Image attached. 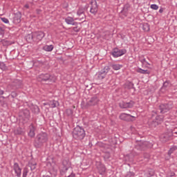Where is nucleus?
<instances>
[{
    "label": "nucleus",
    "instance_id": "59",
    "mask_svg": "<svg viewBox=\"0 0 177 177\" xmlns=\"http://www.w3.org/2000/svg\"><path fill=\"white\" fill-rule=\"evenodd\" d=\"M103 1H106V0H103Z\"/></svg>",
    "mask_w": 177,
    "mask_h": 177
},
{
    "label": "nucleus",
    "instance_id": "16",
    "mask_svg": "<svg viewBox=\"0 0 177 177\" xmlns=\"http://www.w3.org/2000/svg\"><path fill=\"white\" fill-rule=\"evenodd\" d=\"M171 82L169 80H166L163 82L162 86L160 88V91L164 93L166 91H168L169 88L171 86Z\"/></svg>",
    "mask_w": 177,
    "mask_h": 177
},
{
    "label": "nucleus",
    "instance_id": "57",
    "mask_svg": "<svg viewBox=\"0 0 177 177\" xmlns=\"http://www.w3.org/2000/svg\"><path fill=\"white\" fill-rule=\"evenodd\" d=\"M3 99H6V97H5V96H2L1 97Z\"/></svg>",
    "mask_w": 177,
    "mask_h": 177
},
{
    "label": "nucleus",
    "instance_id": "39",
    "mask_svg": "<svg viewBox=\"0 0 177 177\" xmlns=\"http://www.w3.org/2000/svg\"><path fill=\"white\" fill-rule=\"evenodd\" d=\"M56 106H57V101L56 100H53L50 104V107H51V109H55Z\"/></svg>",
    "mask_w": 177,
    "mask_h": 177
},
{
    "label": "nucleus",
    "instance_id": "7",
    "mask_svg": "<svg viewBox=\"0 0 177 177\" xmlns=\"http://www.w3.org/2000/svg\"><path fill=\"white\" fill-rule=\"evenodd\" d=\"M127 53L126 49H119V48H113V50L111 53V55L113 57H120L122 56L123 55H125Z\"/></svg>",
    "mask_w": 177,
    "mask_h": 177
},
{
    "label": "nucleus",
    "instance_id": "28",
    "mask_svg": "<svg viewBox=\"0 0 177 177\" xmlns=\"http://www.w3.org/2000/svg\"><path fill=\"white\" fill-rule=\"evenodd\" d=\"M154 176V170L153 169H148L145 173V176L151 177Z\"/></svg>",
    "mask_w": 177,
    "mask_h": 177
},
{
    "label": "nucleus",
    "instance_id": "5",
    "mask_svg": "<svg viewBox=\"0 0 177 177\" xmlns=\"http://www.w3.org/2000/svg\"><path fill=\"white\" fill-rule=\"evenodd\" d=\"M110 66H106L104 67L103 69H102L100 71H99L97 74L98 80H104L106 78L108 73L110 71Z\"/></svg>",
    "mask_w": 177,
    "mask_h": 177
},
{
    "label": "nucleus",
    "instance_id": "23",
    "mask_svg": "<svg viewBox=\"0 0 177 177\" xmlns=\"http://www.w3.org/2000/svg\"><path fill=\"white\" fill-rule=\"evenodd\" d=\"M77 16H80V20L85 19V8H80L77 12Z\"/></svg>",
    "mask_w": 177,
    "mask_h": 177
},
{
    "label": "nucleus",
    "instance_id": "20",
    "mask_svg": "<svg viewBox=\"0 0 177 177\" xmlns=\"http://www.w3.org/2000/svg\"><path fill=\"white\" fill-rule=\"evenodd\" d=\"M21 21V14L20 12H17L15 14L14 18H13V23L15 24H19Z\"/></svg>",
    "mask_w": 177,
    "mask_h": 177
},
{
    "label": "nucleus",
    "instance_id": "17",
    "mask_svg": "<svg viewBox=\"0 0 177 177\" xmlns=\"http://www.w3.org/2000/svg\"><path fill=\"white\" fill-rule=\"evenodd\" d=\"M97 168L100 175H104V173L106 172V167H104V165L102 164L100 162H98L97 163Z\"/></svg>",
    "mask_w": 177,
    "mask_h": 177
},
{
    "label": "nucleus",
    "instance_id": "4",
    "mask_svg": "<svg viewBox=\"0 0 177 177\" xmlns=\"http://www.w3.org/2000/svg\"><path fill=\"white\" fill-rule=\"evenodd\" d=\"M21 80H15L10 84L7 85L6 92H12V91H16V89H20L21 88Z\"/></svg>",
    "mask_w": 177,
    "mask_h": 177
},
{
    "label": "nucleus",
    "instance_id": "42",
    "mask_svg": "<svg viewBox=\"0 0 177 177\" xmlns=\"http://www.w3.org/2000/svg\"><path fill=\"white\" fill-rule=\"evenodd\" d=\"M135 176V173L132 171H127L124 177H133Z\"/></svg>",
    "mask_w": 177,
    "mask_h": 177
},
{
    "label": "nucleus",
    "instance_id": "43",
    "mask_svg": "<svg viewBox=\"0 0 177 177\" xmlns=\"http://www.w3.org/2000/svg\"><path fill=\"white\" fill-rule=\"evenodd\" d=\"M121 13H122V15H124V16H127L128 15V10L123 8V9L121 11Z\"/></svg>",
    "mask_w": 177,
    "mask_h": 177
},
{
    "label": "nucleus",
    "instance_id": "49",
    "mask_svg": "<svg viewBox=\"0 0 177 177\" xmlns=\"http://www.w3.org/2000/svg\"><path fill=\"white\" fill-rule=\"evenodd\" d=\"M5 93V91L0 88V95H2Z\"/></svg>",
    "mask_w": 177,
    "mask_h": 177
},
{
    "label": "nucleus",
    "instance_id": "19",
    "mask_svg": "<svg viewBox=\"0 0 177 177\" xmlns=\"http://www.w3.org/2000/svg\"><path fill=\"white\" fill-rule=\"evenodd\" d=\"M131 117L133 118V115L127 113H122L120 115L119 118L122 120L123 121H131Z\"/></svg>",
    "mask_w": 177,
    "mask_h": 177
},
{
    "label": "nucleus",
    "instance_id": "56",
    "mask_svg": "<svg viewBox=\"0 0 177 177\" xmlns=\"http://www.w3.org/2000/svg\"><path fill=\"white\" fill-rule=\"evenodd\" d=\"M25 8H26V9H28V8H30V6H28V4L25 5Z\"/></svg>",
    "mask_w": 177,
    "mask_h": 177
},
{
    "label": "nucleus",
    "instance_id": "29",
    "mask_svg": "<svg viewBox=\"0 0 177 177\" xmlns=\"http://www.w3.org/2000/svg\"><path fill=\"white\" fill-rule=\"evenodd\" d=\"M15 135H24V131H23V129L18 127L17 129L14 131Z\"/></svg>",
    "mask_w": 177,
    "mask_h": 177
},
{
    "label": "nucleus",
    "instance_id": "21",
    "mask_svg": "<svg viewBox=\"0 0 177 177\" xmlns=\"http://www.w3.org/2000/svg\"><path fill=\"white\" fill-rule=\"evenodd\" d=\"M26 167L30 168L32 172H35L37 171V162H35L30 161Z\"/></svg>",
    "mask_w": 177,
    "mask_h": 177
},
{
    "label": "nucleus",
    "instance_id": "27",
    "mask_svg": "<svg viewBox=\"0 0 177 177\" xmlns=\"http://www.w3.org/2000/svg\"><path fill=\"white\" fill-rule=\"evenodd\" d=\"M30 110L32 113H35L36 114L39 113V107H38V106L37 105H31Z\"/></svg>",
    "mask_w": 177,
    "mask_h": 177
},
{
    "label": "nucleus",
    "instance_id": "58",
    "mask_svg": "<svg viewBox=\"0 0 177 177\" xmlns=\"http://www.w3.org/2000/svg\"><path fill=\"white\" fill-rule=\"evenodd\" d=\"M176 113H177V110H176Z\"/></svg>",
    "mask_w": 177,
    "mask_h": 177
},
{
    "label": "nucleus",
    "instance_id": "8",
    "mask_svg": "<svg viewBox=\"0 0 177 177\" xmlns=\"http://www.w3.org/2000/svg\"><path fill=\"white\" fill-rule=\"evenodd\" d=\"M98 10L99 6H97V2L95 0L91 1L90 13H92V15H96Z\"/></svg>",
    "mask_w": 177,
    "mask_h": 177
},
{
    "label": "nucleus",
    "instance_id": "53",
    "mask_svg": "<svg viewBox=\"0 0 177 177\" xmlns=\"http://www.w3.org/2000/svg\"><path fill=\"white\" fill-rule=\"evenodd\" d=\"M105 158H110V153H107V154L105 156Z\"/></svg>",
    "mask_w": 177,
    "mask_h": 177
},
{
    "label": "nucleus",
    "instance_id": "34",
    "mask_svg": "<svg viewBox=\"0 0 177 177\" xmlns=\"http://www.w3.org/2000/svg\"><path fill=\"white\" fill-rule=\"evenodd\" d=\"M126 88H127V89H135V87L133 86V83L131 82L126 83Z\"/></svg>",
    "mask_w": 177,
    "mask_h": 177
},
{
    "label": "nucleus",
    "instance_id": "46",
    "mask_svg": "<svg viewBox=\"0 0 177 177\" xmlns=\"http://www.w3.org/2000/svg\"><path fill=\"white\" fill-rule=\"evenodd\" d=\"M5 34V28L0 27V35H3Z\"/></svg>",
    "mask_w": 177,
    "mask_h": 177
},
{
    "label": "nucleus",
    "instance_id": "37",
    "mask_svg": "<svg viewBox=\"0 0 177 177\" xmlns=\"http://www.w3.org/2000/svg\"><path fill=\"white\" fill-rule=\"evenodd\" d=\"M0 69L3 70V71H5V70H8V67L5 63L0 62Z\"/></svg>",
    "mask_w": 177,
    "mask_h": 177
},
{
    "label": "nucleus",
    "instance_id": "9",
    "mask_svg": "<svg viewBox=\"0 0 177 177\" xmlns=\"http://www.w3.org/2000/svg\"><path fill=\"white\" fill-rule=\"evenodd\" d=\"M134 104L135 102H133V100H131L129 102L122 101L119 103L120 109H132Z\"/></svg>",
    "mask_w": 177,
    "mask_h": 177
},
{
    "label": "nucleus",
    "instance_id": "15",
    "mask_svg": "<svg viewBox=\"0 0 177 177\" xmlns=\"http://www.w3.org/2000/svg\"><path fill=\"white\" fill-rule=\"evenodd\" d=\"M13 170L15 171L16 176L21 177V169L20 168L19 163H17V162L14 163Z\"/></svg>",
    "mask_w": 177,
    "mask_h": 177
},
{
    "label": "nucleus",
    "instance_id": "26",
    "mask_svg": "<svg viewBox=\"0 0 177 177\" xmlns=\"http://www.w3.org/2000/svg\"><path fill=\"white\" fill-rule=\"evenodd\" d=\"M26 39L27 42H32V41H34V32L27 35L26 36Z\"/></svg>",
    "mask_w": 177,
    "mask_h": 177
},
{
    "label": "nucleus",
    "instance_id": "54",
    "mask_svg": "<svg viewBox=\"0 0 177 177\" xmlns=\"http://www.w3.org/2000/svg\"><path fill=\"white\" fill-rule=\"evenodd\" d=\"M77 28V26L73 28V30L74 31H75V32H78V31H80V30H76Z\"/></svg>",
    "mask_w": 177,
    "mask_h": 177
},
{
    "label": "nucleus",
    "instance_id": "32",
    "mask_svg": "<svg viewBox=\"0 0 177 177\" xmlns=\"http://www.w3.org/2000/svg\"><path fill=\"white\" fill-rule=\"evenodd\" d=\"M53 45H46L44 47V49L46 50V52H52L53 50Z\"/></svg>",
    "mask_w": 177,
    "mask_h": 177
},
{
    "label": "nucleus",
    "instance_id": "51",
    "mask_svg": "<svg viewBox=\"0 0 177 177\" xmlns=\"http://www.w3.org/2000/svg\"><path fill=\"white\" fill-rule=\"evenodd\" d=\"M142 63H147V64H149V66H150V64H149V62H146V59H143L142 60Z\"/></svg>",
    "mask_w": 177,
    "mask_h": 177
},
{
    "label": "nucleus",
    "instance_id": "55",
    "mask_svg": "<svg viewBox=\"0 0 177 177\" xmlns=\"http://www.w3.org/2000/svg\"><path fill=\"white\" fill-rule=\"evenodd\" d=\"M170 176H171V177L175 176V173H174V172H173V173H171Z\"/></svg>",
    "mask_w": 177,
    "mask_h": 177
},
{
    "label": "nucleus",
    "instance_id": "31",
    "mask_svg": "<svg viewBox=\"0 0 177 177\" xmlns=\"http://www.w3.org/2000/svg\"><path fill=\"white\" fill-rule=\"evenodd\" d=\"M1 44H3V46H9L12 45V44H13V43L9 40L3 39L1 41Z\"/></svg>",
    "mask_w": 177,
    "mask_h": 177
},
{
    "label": "nucleus",
    "instance_id": "30",
    "mask_svg": "<svg viewBox=\"0 0 177 177\" xmlns=\"http://www.w3.org/2000/svg\"><path fill=\"white\" fill-rule=\"evenodd\" d=\"M137 73H139L140 74H150V71L149 70H145L139 68L137 69Z\"/></svg>",
    "mask_w": 177,
    "mask_h": 177
},
{
    "label": "nucleus",
    "instance_id": "45",
    "mask_svg": "<svg viewBox=\"0 0 177 177\" xmlns=\"http://www.w3.org/2000/svg\"><path fill=\"white\" fill-rule=\"evenodd\" d=\"M1 20L3 23H5L6 24H9V19H8L6 17H3L1 18Z\"/></svg>",
    "mask_w": 177,
    "mask_h": 177
},
{
    "label": "nucleus",
    "instance_id": "41",
    "mask_svg": "<svg viewBox=\"0 0 177 177\" xmlns=\"http://www.w3.org/2000/svg\"><path fill=\"white\" fill-rule=\"evenodd\" d=\"M163 118H164L162 116L158 115L156 117L155 120L158 121L159 124H161V122H162Z\"/></svg>",
    "mask_w": 177,
    "mask_h": 177
},
{
    "label": "nucleus",
    "instance_id": "33",
    "mask_svg": "<svg viewBox=\"0 0 177 177\" xmlns=\"http://www.w3.org/2000/svg\"><path fill=\"white\" fill-rule=\"evenodd\" d=\"M29 171H30V169H28V167H25L23 169L22 177H27V175H28Z\"/></svg>",
    "mask_w": 177,
    "mask_h": 177
},
{
    "label": "nucleus",
    "instance_id": "48",
    "mask_svg": "<svg viewBox=\"0 0 177 177\" xmlns=\"http://www.w3.org/2000/svg\"><path fill=\"white\" fill-rule=\"evenodd\" d=\"M123 8L127 9V10H129V4L124 5Z\"/></svg>",
    "mask_w": 177,
    "mask_h": 177
},
{
    "label": "nucleus",
    "instance_id": "35",
    "mask_svg": "<svg viewBox=\"0 0 177 177\" xmlns=\"http://www.w3.org/2000/svg\"><path fill=\"white\" fill-rule=\"evenodd\" d=\"M113 68V70H120V68L122 67V65H120V64H112L111 66Z\"/></svg>",
    "mask_w": 177,
    "mask_h": 177
},
{
    "label": "nucleus",
    "instance_id": "12",
    "mask_svg": "<svg viewBox=\"0 0 177 177\" xmlns=\"http://www.w3.org/2000/svg\"><path fill=\"white\" fill-rule=\"evenodd\" d=\"M172 136V133H165L160 136V140L162 143H167Z\"/></svg>",
    "mask_w": 177,
    "mask_h": 177
},
{
    "label": "nucleus",
    "instance_id": "40",
    "mask_svg": "<svg viewBox=\"0 0 177 177\" xmlns=\"http://www.w3.org/2000/svg\"><path fill=\"white\" fill-rule=\"evenodd\" d=\"M142 28L144 31H150V26H149L148 24H143Z\"/></svg>",
    "mask_w": 177,
    "mask_h": 177
},
{
    "label": "nucleus",
    "instance_id": "52",
    "mask_svg": "<svg viewBox=\"0 0 177 177\" xmlns=\"http://www.w3.org/2000/svg\"><path fill=\"white\" fill-rule=\"evenodd\" d=\"M162 12H164V8H160L159 10V13H162Z\"/></svg>",
    "mask_w": 177,
    "mask_h": 177
},
{
    "label": "nucleus",
    "instance_id": "44",
    "mask_svg": "<svg viewBox=\"0 0 177 177\" xmlns=\"http://www.w3.org/2000/svg\"><path fill=\"white\" fill-rule=\"evenodd\" d=\"M151 9H153V10H158V6H157L156 4H152L151 5Z\"/></svg>",
    "mask_w": 177,
    "mask_h": 177
},
{
    "label": "nucleus",
    "instance_id": "22",
    "mask_svg": "<svg viewBox=\"0 0 177 177\" xmlns=\"http://www.w3.org/2000/svg\"><path fill=\"white\" fill-rule=\"evenodd\" d=\"M63 167H62V172H66V171H68V168H70V162H68V160H65L62 162Z\"/></svg>",
    "mask_w": 177,
    "mask_h": 177
},
{
    "label": "nucleus",
    "instance_id": "47",
    "mask_svg": "<svg viewBox=\"0 0 177 177\" xmlns=\"http://www.w3.org/2000/svg\"><path fill=\"white\" fill-rule=\"evenodd\" d=\"M66 113H68V115H72V114H73V110H71V109H67V110H66Z\"/></svg>",
    "mask_w": 177,
    "mask_h": 177
},
{
    "label": "nucleus",
    "instance_id": "25",
    "mask_svg": "<svg viewBox=\"0 0 177 177\" xmlns=\"http://www.w3.org/2000/svg\"><path fill=\"white\" fill-rule=\"evenodd\" d=\"M158 125H160V122L156 121V120L149 122V127L150 128H152V129H154V128L158 127Z\"/></svg>",
    "mask_w": 177,
    "mask_h": 177
},
{
    "label": "nucleus",
    "instance_id": "2",
    "mask_svg": "<svg viewBox=\"0 0 177 177\" xmlns=\"http://www.w3.org/2000/svg\"><path fill=\"white\" fill-rule=\"evenodd\" d=\"M73 139L76 140H83V139L86 136L85 133V129L82 127L77 126L74 128L72 132Z\"/></svg>",
    "mask_w": 177,
    "mask_h": 177
},
{
    "label": "nucleus",
    "instance_id": "36",
    "mask_svg": "<svg viewBox=\"0 0 177 177\" xmlns=\"http://www.w3.org/2000/svg\"><path fill=\"white\" fill-rule=\"evenodd\" d=\"M176 150H177L176 147H173L170 148L169 150L167 152L168 156L169 157H171V154H172V153H174V151H175Z\"/></svg>",
    "mask_w": 177,
    "mask_h": 177
},
{
    "label": "nucleus",
    "instance_id": "13",
    "mask_svg": "<svg viewBox=\"0 0 177 177\" xmlns=\"http://www.w3.org/2000/svg\"><path fill=\"white\" fill-rule=\"evenodd\" d=\"M99 103V98L95 95L92 97L87 102L86 106L90 107L91 106H96Z\"/></svg>",
    "mask_w": 177,
    "mask_h": 177
},
{
    "label": "nucleus",
    "instance_id": "11",
    "mask_svg": "<svg viewBox=\"0 0 177 177\" xmlns=\"http://www.w3.org/2000/svg\"><path fill=\"white\" fill-rule=\"evenodd\" d=\"M34 41H41L45 37V33L42 31H38L33 32Z\"/></svg>",
    "mask_w": 177,
    "mask_h": 177
},
{
    "label": "nucleus",
    "instance_id": "10",
    "mask_svg": "<svg viewBox=\"0 0 177 177\" xmlns=\"http://www.w3.org/2000/svg\"><path fill=\"white\" fill-rule=\"evenodd\" d=\"M19 114L21 117H22L24 122H28V120H30V111L28 109H24L21 111Z\"/></svg>",
    "mask_w": 177,
    "mask_h": 177
},
{
    "label": "nucleus",
    "instance_id": "50",
    "mask_svg": "<svg viewBox=\"0 0 177 177\" xmlns=\"http://www.w3.org/2000/svg\"><path fill=\"white\" fill-rule=\"evenodd\" d=\"M66 177H75V174L74 173H71V175H69Z\"/></svg>",
    "mask_w": 177,
    "mask_h": 177
},
{
    "label": "nucleus",
    "instance_id": "18",
    "mask_svg": "<svg viewBox=\"0 0 177 177\" xmlns=\"http://www.w3.org/2000/svg\"><path fill=\"white\" fill-rule=\"evenodd\" d=\"M65 22L66 23V24H69L71 26H78V22H75L74 21V18L72 17H67L66 18H65Z\"/></svg>",
    "mask_w": 177,
    "mask_h": 177
},
{
    "label": "nucleus",
    "instance_id": "38",
    "mask_svg": "<svg viewBox=\"0 0 177 177\" xmlns=\"http://www.w3.org/2000/svg\"><path fill=\"white\" fill-rule=\"evenodd\" d=\"M12 97V99H15V97H17V93L16 91H13L11 92V93L7 97Z\"/></svg>",
    "mask_w": 177,
    "mask_h": 177
},
{
    "label": "nucleus",
    "instance_id": "14",
    "mask_svg": "<svg viewBox=\"0 0 177 177\" xmlns=\"http://www.w3.org/2000/svg\"><path fill=\"white\" fill-rule=\"evenodd\" d=\"M147 147V142L140 140L137 142L136 145V149H137V150L142 151V150H145V149H146Z\"/></svg>",
    "mask_w": 177,
    "mask_h": 177
},
{
    "label": "nucleus",
    "instance_id": "3",
    "mask_svg": "<svg viewBox=\"0 0 177 177\" xmlns=\"http://www.w3.org/2000/svg\"><path fill=\"white\" fill-rule=\"evenodd\" d=\"M172 109H174V102L172 101H169L167 103L161 104L157 111H153V113L156 114H158V113H160V114H165V113H168V111H169V110H172Z\"/></svg>",
    "mask_w": 177,
    "mask_h": 177
},
{
    "label": "nucleus",
    "instance_id": "24",
    "mask_svg": "<svg viewBox=\"0 0 177 177\" xmlns=\"http://www.w3.org/2000/svg\"><path fill=\"white\" fill-rule=\"evenodd\" d=\"M28 136L30 138H34L35 136V127H34V124L31 123L30 125V131L28 133Z\"/></svg>",
    "mask_w": 177,
    "mask_h": 177
},
{
    "label": "nucleus",
    "instance_id": "1",
    "mask_svg": "<svg viewBox=\"0 0 177 177\" xmlns=\"http://www.w3.org/2000/svg\"><path fill=\"white\" fill-rule=\"evenodd\" d=\"M45 143H48V134L46 133H40L35 138L34 147L36 149H42Z\"/></svg>",
    "mask_w": 177,
    "mask_h": 177
},
{
    "label": "nucleus",
    "instance_id": "6",
    "mask_svg": "<svg viewBox=\"0 0 177 177\" xmlns=\"http://www.w3.org/2000/svg\"><path fill=\"white\" fill-rule=\"evenodd\" d=\"M38 80L39 81H44L46 82V81H48V82H52L53 80V75L49 74V73H42L38 76Z\"/></svg>",
    "mask_w": 177,
    "mask_h": 177
}]
</instances>
